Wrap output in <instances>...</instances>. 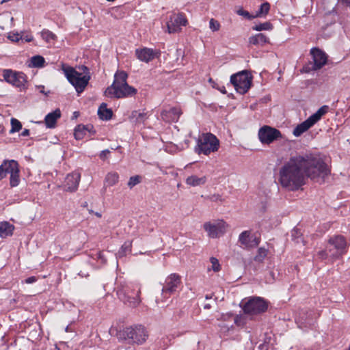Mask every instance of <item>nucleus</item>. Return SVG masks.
<instances>
[{
    "mask_svg": "<svg viewBox=\"0 0 350 350\" xmlns=\"http://www.w3.org/2000/svg\"><path fill=\"white\" fill-rule=\"evenodd\" d=\"M301 157H293L280 170V183L283 187L291 191L299 189L305 183Z\"/></svg>",
    "mask_w": 350,
    "mask_h": 350,
    "instance_id": "obj_1",
    "label": "nucleus"
},
{
    "mask_svg": "<svg viewBox=\"0 0 350 350\" xmlns=\"http://www.w3.org/2000/svg\"><path fill=\"white\" fill-rule=\"evenodd\" d=\"M298 157L303 159L301 165L304 174L308 178L319 183L325 182V178L330 174L331 170L320 154L310 153Z\"/></svg>",
    "mask_w": 350,
    "mask_h": 350,
    "instance_id": "obj_2",
    "label": "nucleus"
},
{
    "mask_svg": "<svg viewBox=\"0 0 350 350\" xmlns=\"http://www.w3.org/2000/svg\"><path fill=\"white\" fill-rule=\"evenodd\" d=\"M116 337L120 342L131 345H141L146 341L148 334L144 325L137 324L120 329L116 333Z\"/></svg>",
    "mask_w": 350,
    "mask_h": 350,
    "instance_id": "obj_3",
    "label": "nucleus"
},
{
    "mask_svg": "<svg viewBox=\"0 0 350 350\" xmlns=\"http://www.w3.org/2000/svg\"><path fill=\"white\" fill-rule=\"evenodd\" d=\"M62 70L66 79L75 87L77 92L78 94L83 92L89 83L90 76H82L81 73L77 72L74 68L65 64H62Z\"/></svg>",
    "mask_w": 350,
    "mask_h": 350,
    "instance_id": "obj_4",
    "label": "nucleus"
},
{
    "mask_svg": "<svg viewBox=\"0 0 350 350\" xmlns=\"http://www.w3.org/2000/svg\"><path fill=\"white\" fill-rule=\"evenodd\" d=\"M219 147V141L217 137L211 133H203L202 137L198 139L195 152L198 154L208 155L217 151Z\"/></svg>",
    "mask_w": 350,
    "mask_h": 350,
    "instance_id": "obj_5",
    "label": "nucleus"
},
{
    "mask_svg": "<svg viewBox=\"0 0 350 350\" xmlns=\"http://www.w3.org/2000/svg\"><path fill=\"white\" fill-rule=\"evenodd\" d=\"M310 53L313 62H309L304 65L301 70L302 72L309 73L311 71L320 70L327 64L328 56L323 50L318 47H313Z\"/></svg>",
    "mask_w": 350,
    "mask_h": 350,
    "instance_id": "obj_6",
    "label": "nucleus"
},
{
    "mask_svg": "<svg viewBox=\"0 0 350 350\" xmlns=\"http://www.w3.org/2000/svg\"><path fill=\"white\" fill-rule=\"evenodd\" d=\"M327 250L331 253V258L339 259L347 252L346 239L342 235L331 237L327 241Z\"/></svg>",
    "mask_w": 350,
    "mask_h": 350,
    "instance_id": "obj_7",
    "label": "nucleus"
},
{
    "mask_svg": "<svg viewBox=\"0 0 350 350\" xmlns=\"http://www.w3.org/2000/svg\"><path fill=\"white\" fill-rule=\"evenodd\" d=\"M230 83L240 94H245L251 88L252 77L247 70H242L231 75Z\"/></svg>",
    "mask_w": 350,
    "mask_h": 350,
    "instance_id": "obj_8",
    "label": "nucleus"
},
{
    "mask_svg": "<svg viewBox=\"0 0 350 350\" xmlns=\"http://www.w3.org/2000/svg\"><path fill=\"white\" fill-rule=\"evenodd\" d=\"M240 306L246 314H259L267 310L268 302L260 297H251L247 301H243Z\"/></svg>",
    "mask_w": 350,
    "mask_h": 350,
    "instance_id": "obj_9",
    "label": "nucleus"
},
{
    "mask_svg": "<svg viewBox=\"0 0 350 350\" xmlns=\"http://www.w3.org/2000/svg\"><path fill=\"white\" fill-rule=\"evenodd\" d=\"M260 142L262 144L269 145L282 139V133L277 129L268 125L260 128L258 133Z\"/></svg>",
    "mask_w": 350,
    "mask_h": 350,
    "instance_id": "obj_10",
    "label": "nucleus"
},
{
    "mask_svg": "<svg viewBox=\"0 0 350 350\" xmlns=\"http://www.w3.org/2000/svg\"><path fill=\"white\" fill-rule=\"evenodd\" d=\"M3 76L6 82L19 88L21 90H25L27 88V77L23 72L7 69L3 70Z\"/></svg>",
    "mask_w": 350,
    "mask_h": 350,
    "instance_id": "obj_11",
    "label": "nucleus"
},
{
    "mask_svg": "<svg viewBox=\"0 0 350 350\" xmlns=\"http://www.w3.org/2000/svg\"><path fill=\"white\" fill-rule=\"evenodd\" d=\"M182 284L181 277L177 273L168 275L163 284L161 290L162 296L167 298L178 291Z\"/></svg>",
    "mask_w": 350,
    "mask_h": 350,
    "instance_id": "obj_12",
    "label": "nucleus"
},
{
    "mask_svg": "<svg viewBox=\"0 0 350 350\" xmlns=\"http://www.w3.org/2000/svg\"><path fill=\"white\" fill-rule=\"evenodd\" d=\"M226 223L223 221H219L216 223L206 222L204 224V229L207 232L209 237L215 239L226 232Z\"/></svg>",
    "mask_w": 350,
    "mask_h": 350,
    "instance_id": "obj_13",
    "label": "nucleus"
},
{
    "mask_svg": "<svg viewBox=\"0 0 350 350\" xmlns=\"http://www.w3.org/2000/svg\"><path fill=\"white\" fill-rule=\"evenodd\" d=\"M137 92L136 88L129 85L128 83L117 86L111 93H106L110 98H122L135 96Z\"/></svg>",
    "mask_w": 350,
    "mask_h": 350,
    "instance_id": "obj_14",
    "label": "nucleus"
},
{
    "mask_svg": "<svg viewBox=\"0 0 350 350\" xmlns=\"http://www.w3.org/2000/svg\"><path fill=\"white\" fill-rule=\"evenodd\" d=\"M187 20L183 13L178 14L174 18H171L167 23V31L170 33H176L180 31L181 26H186Z\"/></svg>",
    "mask_w": 350,
    "mask_h": 350,
    "instance_id": "obj_15",
    "label": "nucleus"
},
{
    "mask_svg": "<svg viewBox=\"0 0 350 350\" xmlns=\"http://www.w3.org/2000/svg\"><path fill=\"white\" fill-rule=\"evenodd\" d=\"M159 53L152 49L144 47L135 49V55L141 62L148 63L154 59Z\"/></svg>",
    "mask_w": 350,
    "mask_h": 350,
    "instance_id": "obj_16",
    "label": "nucleus"
},
{
    "mask_svg": "<svg viewBox=\"0 0 350 350\" xmlns=\"http://www.w3.org/2000/svg\"><path fill=\"white\" fill-rule=\"evenodd\" d=\"M81 176L79 173H72L67 175L65 180V189L68 191H75L77 189Z\"/></svg>",
    "mask_w": 350,
    "mask_h": 350,
    "instance_id": "obj_17",
    "label": "nucleus"
},
{
    "mask_svg": "<svg viewBox=\"0 0 350 350\" xmlns=\"http://www.w3.org/2000/svg\"><path fill=\"white\" fill-rule=\"evenodd\" d=\"M128 75L124 70H118L114 75V80L113 83L107 88L106 93H111L117 86L125 85L127 83Z\"/></svg>",
    "mask_w": 350,
    "mask_h": 350,
    "instance_id": "obj_18",
    "label": "nucleus"
},
{
    "mask_svg": "<svg viewBox=\"0 0 350 350\" xmlns=\"http://www.w3.org/2000/svg\"><path fill=\"white\" fill-rule=\"evenodd\" d=\"M180 114V109L178 107H172L168 110L164 109L161 113L162 119L167 122H177Z\"/></svg>",
    "mask_w": 350,
    "mask_h": 350,
    "instance_id": "obj_19",
    "label": "nucleus"
},
{
    "mask_svg": "<svg viewBox=\"0 0 350 350\" xmlns=\"http://www.w3.org/2000/svg\"><path fill=\"white\" fill-rule=\"evenodd\" d=\"M16 165L18 163L15 160H4L0 165V180L10 174Z\"/></svg>",
    "mask_w": 350,
    "mask_h": 350,
    "instance_id": "obj_20",
    "label": "nucleus"
},
{
    "mask_svg": "<svg viewBox=\"0 0 350 350\" xmlns=\"http://www.w3.org/2000/svg\"><path fill=\"white\" fill-rule=\"evenodd\" d=\"M61 117V111L59 109L48 113L44 118V122L47 128L53 129L56 126L57 120Z\"/></svg>",
    "mask_w": 350,
    "mask_h": 350,
    "instance_id": "obj_21",
    "label": "nucleus"
},
{
    "mask_svg": "<svg viewBox=\"0 0 350 350\" xmlns=\"http://www.w3.org/2000/svg\"><path fill=\"white\" fill-rule=\"evenodd\" d=\"M148 116V113L144 112V111H141L140 110H134L129 116V120L135 124H139L144 123Z\"/></svg>",
    "mask_w": 350,
    "mask_h": 350,
    "instance_id": "obj_22",
    "label": "nucleus"
},
{
    "mask_svg": "<svg viewBox=\"0 0 350 350\" xmlns=\"http://www.w3.org/2000/svg\"><path fill=\"white\" fill-rule=\"evenodd\" d=\"M140 293L141 291L140 288H139L135 296L131 297V295L124 293L123 295V297H120V299L124 302V304H128L130 307L135 308L141 302V299L139 298Z\"/></svg>",
    "mask_w": 350,
    "mask_h": 350,
    "instance_id": "obj_23",
    "label": "nucleus"
},
{
    "mask_svg": "<svg viewBox=\"0 0 350 350\" xmlns=\"http://www.w3.org/2000/svg\"><path fill=\"white\" fill-rule=\"evenodd\" d=\"M314 124L311 120L308 118L305 121L298 124L293 130V134L296 137L301 136Z\"/></svg>",
    "mask_w": 350,
    "mask_h": 350,
    "instance_id": "obj_24",
    "label": "nucleus"
},
{
    "mask_svg": "<svg viewBox=\"0 0 350 350\" xmlns=\"http://www.w3.org/2000/svg\"><path fill=\"white\" fill-rule=\"evenodd\" d=\"M98 116L100 120L107 121L111 119L113 111L107 107L105 103H102L98 109Z\"/></svg>",
    "mask_w": 350,
    "mask_h": 350,
    "instance_id": "obj_25",
    "label": "nucleus"
},
{
    "mask_svg": "<svg viewBox=\"0 0 350 350\" xmlns=\"http://www.w3.org/2000/svg\"><path fill=\"white\" fill-rule=\"evenodd\" d=\"M269 42V38L262 33H257L249 38V44L254 46H264Z\"/></svg>",
    "mask_w": 350,
    "mask_h": 350,
    "instance_id": "obj_26",
    "label": "nucleus"
},
{
    "mask_svg": "<svg viewBox=\"0 0 350 350\" xmlns=\"http://www.w3.org/2000/svg\"><path fill=\"white\" fill-rule=\"evenodd\" d=\"M14 230V225L11 224L8 221L0 222V237L1 238H5L9 236H12Z\"/></svg>",
    "mask_w": 350,
    "mask_h": 350,
    "instance_id": "obj_27",
    "label": "nucleus"
},
{
    "mask_svg": "<svg viewBox=\"0 0 350 350\" xmlns=\"http://www.w3.org/2000/svg\"><path fill=\"white\" fill-rule=\"evenodd\" d=\"M328 110L329 107L327 105H323L314 113L311 115L309 118L311 120L313 124H315L321 119L323 116L328 112Z\"/></svg>",
    "mask_w": 350,
    "mask_h": 350,
    "instance_id": "obj_28",
    "label": "nucleus"
},
{
    "mask_svg": "<svg viewBox=\"0 0 350 350\" xmlns=\"http://www.w3.org/2000/svg\"><path fill=\"white\" fill-rule=\"evenodd\" d=\"M206 182V176H202L200 178L198 177L197 176L192 175L186 179V183L190 186L192 187H196L204 185Z\"/></svg>",
    "mask_w": 350,
    "mask_h": 350,
    "instance_id": "obj_29",
    "label": "nucleus"
},
{
    "mask_svg": "<svg viewBox=\"0 0 350 350\" xmlns=\"http://www.w3.org/2000/svg\"><path fill=\"white\" fill-rule=\"evenodd\" d=\"M20 181V170L18 165L16 166V167L10 174V185L11 187H15L19 185Z\"/></svg>",
    "mask_w": 350,
    "mask_h": 350,
    "instance_id": "obj_30",
    "label": "nucleus"
},
{
    "mask_svg": "<svg viewBox=\"0 0 350 350\" xmlns=\"http://www.w3.org/2000/svg\"><path fill=\"white\" fill-rule=\"evenodd\" d=\"M316 257L318 260L321 261L327 260L330 263H333L337 260L331 258V253L329 252L327 246L325 247V249L317 252Z\"/></svg>",
    "mask_w": 350,
    "mask_h": 350,
    "instance_id": "obj_31",
    "label": "nucleus"
},
{
    "mask_svg": "<svg viewBox=\"0 0 350 350\" xmlns=\"http://www.w3.org/2000/svg\"><path fill=\"white\" fill-rule=\"evenodd\" d=\"M251 231L250 230H245L242 232L239 236V242L244 245L245 247L249 249V245L251 240Z\"/></svg>",
    "mask_w": 350,
    "mask_h": 350,
    "instance_id": "obj_32",
    "label": "nucleus"
},
{
    "mask_svg": "<svg viewBox=\"0 0 350 350\" xmlns=\"http://www.w3.org/2000/svg\"><path fill=\"white\" fill-rule=\"evenodd\" d=\"M132 242L130 241H126L124 243V244L121 246L118 253L116 254L117 258H122L126 256L127 254H129L131 252Z\"/></svg>",
    "mask_w": 350,
    "mask_h": 350,
    "instance_id": "obj_33",
    "label": "nucleus"
},
{
    "mask_svg": "<svg viewBox=\"0 0 350 350\" xmlns=\"http://www.w3.org/2000/svg\"><path fill=\"white\" fill-rule=\"evenodd\" d=\"M119 175L116 172H109L107 174L105 178V186H113L118 182Z\"/></svg>",
    "mask_w": 350,
    "mask_h": 350,
    "instance_id": "obj_34",
    "label": "nucleus"
},
{
    "mask_svg": "<svg viewBox=\"0 0 350 350\" xmlns=\"http://www.w3.org/2000/svg\"><path fill=\"white\" fill-rule=\"evenodd\" d=\"M85 129L84 124H78L74 129V137L75 139H83L87 134Z\"/></svg>",
    "mask_w": 350,
    "mask_h": 350,
    "instance_id": "obj_35",
    "label": "nucleus"
},
{
    "mask_svg": "<svg viewBox=\"0 0 350 350\" xmlns=\"http://www.w3.org/2000/svg\"><path fill=\"white\" fill-rule=\"evenodd\" d=\"M291 239L297 244L303 243L304 245H305L303 234L297 227H295L291 231Z\"/></svg>",
    "mask_w": 350,
    "mask_h": 350,
    "instance_id": "obj_36",
    "label": "nucleus"
},
{
    "mask_svg": "<svg viewBox=\"0 0 350 350\" xmlns=\"http://www.w3.org/2000/svg\"><path fill=\"white\" fill-rule=\"evenodd\" d=\"M45 63L44 58L41 55H35L31 58V64L34 68H42Z\"/></svg>",
    "mask_w": 350,
    "mask_h": 350,
    "instance_id": "obj_37",
    "label": "nucleus"
},
{
    "mask_svg": "<svg viewBox=\"0 0 350 350\" xmlns=\"http://www.w3.org/2000/svg\"><path fill=\"white\" fill-rule=\"evenodd\" d=\"M273 28V26L269 21H266L263 23H259L252 27V29L257 31L271 30Z\"/></svg>",
    "mask_w": 350,
    "mask_h": 350,
    "instance_id": "obj_38",
    "label": "nucleus"
},
{
    "mask_svg": "<svg viewBox=\"0 0 350 350\" xmlns=\"http://www.w3.org/2000/svg\"><path fill=\"white\" fill-rule=\"evenodd\" d=\"M268 250L265 247H259L256 255L254 256V260L258 262H262L267 256Z\"/></svg>",
    "mask_w": 350,
    "mask_h": 350,
    "instance_id": "obj_39",
    "label": "nucleus"
},
{
    "mask_svg": "<svg viewBox=\"0 0 350 350\" xmlns=\"http://www.w3.org/2000/svg\"><path fill=\"white\" fill-rule=\"evenodd\" d=\"M270 10V4L268 2L262 3L260 6L259 10L256 12L255 17H259L262 15H267Z\"/></svg>",
    "mask_w": 350,
    "mask_h": 350,
    "instance_id": "obj_40",
    "label": "nucleus"
},
{
    "mask_svg": "<svg viewBox=\"0 0 350 350\" xmlns=\"http://www.w3.org/2000/svg\"><path fill=\"white\" fill-rule=\"evenodd\" d=\"M272 338L271 336H266L263 343L260 344L258 347L260 350H272L273 342H271Z\"/></svg>",
    "mask_w": 350,
    "mask_h": 350,
    "instance_id": "obj_41",
    "label": "nucleus"
},
{
    "mask_svg": "<svg viewBox=\"0 0 350 350\" xmlns=\"http://www.w3.org/2000/svg\"><path fill=\"white\" fill-rule=\"evenodd\" d=\"M11 130L10 131V133H14L15 132H18L22 129V124L19 120L16 118H12L11 119Z\"/></svg>",
    "mask_w": 350,
    "mask_h": 350,
    "instance_id": "obj_42",
    "label": "nucleus"
},
{
    "mask_svg": "<svg viewBox=\"0 0 350 350\" xmlns=\"http://www.w3.org/2000/svg\"><path fill=\"white\" fill-rule=\"evenodd\" d=\"M42 38L45 40L46 42H50L51 40H55L57 38L56 36L49 30L44 29L42 31Z\"/></svg>",
    "mask_w": 350,
    "mask_h": 350,
    "instance_id": "obj_43",
    "label": "nucleus"
},
{
    "mask_svg": "<svg viewBox=\"0 0 350 350\" xmlns=\"http://www.w3.org/2000/svg\"><path fill=\"white\" fill-rule=\"evenodd\" d=\"M141 180V177L139 175L131 176L128 182V186L131 189L136 185L139 184Z\"/></svg>",
    "mask_w": 350,
    "mask_h": 350,
    "instance_id": "obj_44",
    "label": "nucleus"
},
{
    "mask_svg": "<svg viewBox=\"0 0 350 350\" xmlns=\"http://www.w3.org/2000/svg\"><path fill=\"white\" fill-rule=\"evenodd\" d=\"M220 23H219L218 21L214 19V18H211L210 21H209V28L213 31H219V29H220Z\"/></svg>",
    "mask_w": 350,
    "mask_h": 350,
    "instance_id": "obj_45",
    "label": "nucleus"
},
{
    "mask_svg": "<svg viewBox=\"0 0 350 350\" xmlns=\"http://www.w3.org/2000/svg\"><path fill=\"white\" fill-rule=\"evenodd\" d=\"M208 82H209V83L211 84V86L213 88L218 90L224 94H225L226 93L225 87L224 85L219 86L212 78H209Z\"/></svg>",
    "mask_w": 350,
    "mask_h": 350,
    "instance_id": "obj_46",
    "label": "nucleus"
},
{
    "mask_svg": "<svg viewBox=\"0 0 350 350\" xmlns=\"http://www.w3.org/2000/svg\"><path fill=\"white\" fill-rule=\"evenodd\" d=\"M260 243V237H258L255 235H252L251 240L249 245L250 248L256 247Z\"/></svg>",
    "mask_w": 350,
    "mask_h": 350,
    "instance_id": "obj_47",
    "label": "nucleus"
},
{
    "mask_svg": "<svg viewBox=\"0 0 350 350\" xmlns=\"http://www.w3.org/2000/svg\"><path fill=\"white\" fill-rule=\"evenodd\" d=\"M237 14L239 16H242L246 18L248 20H252L255 18L254 16L250 14L249 12L243 10V8H240L237 11Z\"/></svg>",
    "mask_w": 350,
    "mask_h": 350,
    "instance_id": "obj_48",
    "label": "nucleus"
},
{
    "mask_svg": "<svg viewBox=\"0 0 350 350\" xmlns=\"http://www.w3.org/2000/svg\"><path fill=\"white\" fill-rule=\"evenodd\" d=\"M210 261L212 264V269L215 272H217L220 270V265L218 260L215 257H211Z\"/></svg>",
    "mask_w": 350,
    "mask_h": 350,
    "instance_id": "obj_49",
    "label": "nucleus"
},
{
    "mask_svg": "<svg viewBox=\"0 0 350 350\" xmlns=\"http://www.w3.org/2000/svg\"><path fill=\"white\" fill-rule=\"evenodd\" d=\"M8 38L12 42H17L21 38H23V36L18 33H9Z\"/></svg>",
    "mask_w": 350,
    "mask_h": 350,
    "instance_id": "obj_50",
    "label": "nucleus"
},
{
    "mask_svg": "<svg viewBox=\"0 0 350 350\" xmlns=\"http://www.w3.org/2000/svg\"><path fill=\"white\" fill-rule=\"evenodd\" d=\"M234 323L238 326L243 325L246 323V320L242 315H236L234 317Z\"/></svg>",
    "mask_w": 350,
    "mask_h": 350,
    "instance_id": "obj_51",
    "label": "nucleus"
},
{
    "mask_svg": "<svg viewBox=\"0 0 350 350\" xmlns=\"http://www.w3.org/2000/svg\"><path fill=\"white\" fill-rule=\"evenodd\" d=\"M86 133H89L90 137L96 135V131L92 124H88L85 125Z\"/></svg>",
    "mask_w": 350,
    "mask_h": 350,
    "instance_id": "obj_52",
    "label": "nucleus"
},
{
    "mask_svg": "<svg viewBox=\"0 0 350 350\" xmlns=\"http://www.w3.org/2000/svg\"><path fill=\"white\" fill-rule=\"evenodd\" d=\"M96 258L98 260L100 261L101 263L103 264H105L107 262V258L105 257V256L104 255V253L103 252H98L96 254Z\"/></svg>",
    "mask_w": 350,
    "mask_h": 350,
    "instance_id": "obj_53",
    "label": "nucleus"
},
{
    "mask_svg": "<svg viewBox=\"0 0 350 350\" xmlns=\"http://www.w3.org/2000/svg\"><path fill=\"white\" fill-rule=\"evenodd\" d=\"M109 153H110V151L108 149L104 150L100 152V153L99 154V157L101 160L105 161Z\"/></svg>",
    "mask_w": 350,
    "mask_h": 350,
    "instance_id": "obj_54",
    "label": "nucleus"
},
{
    "mask_svg": "<svg viewBox=\"0 0 350 350\" xmlns=\"http://www.w3.org/2000/svg\"><path fill=\"white\" fill-rule=\"evenodd\" d=\"M37 281V278L35 276H31L25 279V282L26 284H32Z\"/></svg>",
    "mask_w": 350,
    "mask_h": 350,
    "instance_id": "obj_55",
    "label": "nucleus"
},
{
    "mask_svg": "<svg viewBox=\"0 0 350 350\" xmlns=\"http://www.w3.org/2000/svg\"><path fill=\"white\" fill-rule=\"evenodd\" d=\"M23 38H21L22 40H25V42H29L33 40V36L31 35H22Z\"/></svg>",
    "mask_w": 350,
    "mask_h": 350,
    "instance_id": "obj_56",
    "label": "nucleus"
},
{
    "mask_svg": "<svg viewBox=\"0 0 350 350\" xmlns=\"http://www.w3.org/2000/svg\"><path fill=\"white\" fill-rule=\"evenodd\" d=\"M79 68L83 72L84 75H90V70L86 66L83 65Z\"/></svg>",
    "mask_w": 350,
    "mask_h": 350,
    "instance_id": "obj_57",
    "label": "nucleus"
},
{
    "mask_svg": "<svg viewBox=\"0 0 350 350\" xmlns=\"http://www.w3.org/2000/svg\"><path fill=\"white\" fill-rule=\"evenodd\" d=\"M37 88H38V90H39V92L40 93L44 94H45L46 96L50 92L49 91L48 92H45V91H44V85H38Z\"/></svg>",
    "mask_w": 350,
    "mask_h": 350,
    "instance_id": "obj_58",
    "label": "nucleus"
},
{
    "mask_svg": "<svg viewBox=\"0 0 350 350\" xmlns=\"http://www.w3.org/2000/svg\"><path fill=\"white\" fill-rule=\"evenodd\" d=\"M211 200L213 201V202H216L217 200H221V196L219 195H213L211 198H210Z\"/></svg>",
    "mask_w": 350,
    "mask_h": 350,
    "instance_id": "obj_59",
    "label": "nucleus"
},
{
    "mask_svg": "<svg viewBox=\"0 0 350 350\" xmlns=\"http://www.w3.org/2000/svg\"><path fill=\"white\" fill-rule=\"evenodd\" d=\"M338 1L343 5L350 8V0H338Z\"/></svg>",
    "mask_w": 350,
    "mask_h": 350,
    "instance_id": "obj_60",
    "label": "nucleus"
},
{
    "mask_svg": "<svg viewBox=\"0 0 350 350\" xmlns=\"http://www.w3.org/2000/svg\"><path fill=\"white\" fill-rule=\"evenodd\" d=\"M21 135L23 137L29 136V130L27 129H24Z\"/></svg>",
    "mask_w": 350,
    "mask_h": 350,
    "instance_id": "obj_61",
    "label": "nucleus"
},
{
    "mask_svg": "<svg viewBox=\"0 0 350 350\" xmlns=\"http://www.w3.org/2000/svg\"><path fill=\"white\" fill-rule=\"evenodd\" d=\"M79 116V111H75L72 114V119H77Z\"/></svg>",
    "mask_w": 350,
    "mask_h": 350,
    "instance_id": "obj_62",
    "label": "nucleus"
},
{
    "mask_svg": "<svg viewBox=\"0 0 350 350\" xmlns=\"http://www.w3.org/2000/svg\"><path fill=\"white\" fill-rule=\"evenodd\" d=\"M1 342L3 345H5L7 343V339L5 336H2Z\"/></svg>",
    "mask_w": 350,
    "mask_h": 350,
    "instance_id": "obj_63",
    "label": "nucleus"
},
{
    "mask_svg": "<svg viewBox=\"0 0 350 350\" xmlns=\"http://www.w3.org/2000/svg\"><path fill=\"white\" fill-rule=\"evenodd\" d=\"M211 308V306L209 304H205L204 306V309H210Z\"/></svg>",
    "mask_w": 350,
    "mask_h": 350,
    "instance_id": "obj_64",
    "label": "nucleus"
}]
</instances>
